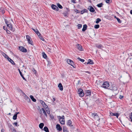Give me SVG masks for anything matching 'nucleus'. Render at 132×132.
Wrapping results in <instances>:
<instances>
[{
	"label": "nucleus",
	"instance_id": "obj_12",
	"mask_svg": "<svg viewBox=\"0 0 132 132\" xmlns=\"http://www.w3.org/2000/svg\"><path fill=\"white\" fill-rule=\"evenodd\" d=\"M85 94L86 96H90L91 95L90 91L89 90H86V93Z\"/></svg>",
	"mask_w": 132,
	"mask_h": 132
},
{
	"label": "nucleus",
	"instance_id": "obj_24",
	"mask_svg": "<svg viewBox=\"0 0 132 132\" xmlns=\"http://www.w3.org/2000/svg\"><path fill=\"white\" fill-rule=\"evenodd\" d=\"M72 122L70 120H68L67 122V125L68 126H71Z\"/></svg>",
	"mask_w": 132,
	"mask_h": 132
},
{
	"label": "nucleus",
	"instance_id": "obj_40",
	"mask_svg": "<svg viewBox=\"0 0 132 132\" xmlns=\"http://www.w3.org/2000/svg\"><path fill=\"white\" fill-rule=\"evenodd\" d=\"M26 98H27V101L28 102H29L30 101V99L28 97V96H26Z\"/></svg>",
	"mask_w": 132,
	"mask_h": 132
},
{
	"label": "nucleus",
	"instance_id": "obj_62",
	"mask_svg": "<svg viewBox=\"0 0 132 132\" xmlns=\"http://www.w3.org/2000/svg\"><path fill=\"white\" fill-rule=\"evenodd\" d=\"M130 13L132 15V10H131L130 11Z\"/></svg>",
	"mask_w": 132,
	"mask_h": 132
},
{
	"label": "nucleus",
	"instance_id": "obj_8",
	"mask_svg": "<svg viewBox=\"0 0 132 132\" xmlns=\"http://www.w3.org/2000/svg\"><path fill=\"white\" fill-rule=\"evenodd\" d=\"M51 7L53 9L56 10L57 11H59V9L58 7L55 5L52 4L51 5Z\"/></svg>",
	"mask_w": 132,
	"mask_h": 132
},
{
	"label": "nucleus",
	"instance_id": "obj_46",
	"mask_svg": "<svg viewBox=\"0 0 132 132\" xmlns=\"http://www.w3.org/2000/svg\"><path fill=\"white\" fill-rule=\"evenodd\" d=\"M105 2L107 3H109L110 2V0H105Z\"/></svg>",
	"mask_w": 132,
	"mask_h": 132
},
{
	"label": "nucleus",
	"instance_id": "obj_3",
	"mask_svg": "<svg viewBox=\"0 0 132 132\" xmlns=\"http://www.w3.org/2000/svg\"><path fill=\"white\" fill-rule=\"evenodd\" d=\"M26 39L27 40L28 43L29 44H30L31 45H32V41L31 40H30V39L31 38L28 35H26Z\"/></svg>",
	"mask_w": 132,
	"mask_h": 132
},
{
	"label": "nucleus",
	"instance_id": "obj_20",
	"mask_svg": "<svg viewBox=\"0 0 132 132\" xmlns=\"http://www.w3.org/2000/svg\"><path fill=\"white\" fill-rule=\"evenodd\" d=\"M18 70L19 71V72L20 73V75L21 76V77H22V78L24 80H26V79L24 77L23 75L22 74V73L21 72V71L20 69H18Z\"/></svg>",
	"mask_w": 132,
	"mask_h": 132
},
{
	"label": "nucleus",
	"instance_id": "obj_64",
	"mask_svg": "<svg viewBox=\"0 0 132 132\" xmlns=\"http://www.w3.org/2000/svg\"><path fill=\"white\" fill-rule=\"evenodd\" d=\"M63 132H68V131H67L66 130H65V129L64 130V131Z\"/></svg>",
	"mask_w": 132,
	"mask_h": 132
},
{
	"label": "nucleus",
	"instance_id": "obj_34",
	"mask_svg": "<svg viewBox=\"0 0 132 132\" xmlns=\"http://www.w3.org/2000/svg\"><path fill=\"white\" fill-rule=\"evenodd\" d=\"M100 26L98 24H96L94 26V28L96 29H98L99 28Z\"/></svg>",
	"mask_w": 132,
	"mask_h": 132
},
{
	"label": "nucleus",
	"instance_id": "obj_53",
	"mask_svg": "<svg viewBox=\"0 0 132 132\" xmlns=\"http://www.w3.org/2000/svg\"><path fill=\"white\" fill-rule=\"evenodd\" d=\"M118 113H114L113 114V116H116L118 114Z\"/></svg>",
	"mask_w": 132,
	"mask_h": 132
},
{
	"label": "nucleus",
	"instance_id": "obj_21",
	"mask_svg": "<svg viewBox=\"0 0 132 132\" xmlns=\"http://www.w3.org/2000/svg\"><path fill=\"white\" fill-rule=\"evenodd\" d=\"M7 26L9 27V29L10 30L12 29V26L11 24L10 23L7 24Z\"/></svg>",
	"mask_w": 132,
	"mask_h": 132
},
{
	"label": "nucleus",
	"instance_id": "obj_17",
	"mask_svg": "<svg viewBox=\"0 0 132 132\" xmlns=\"http://www.w3.org/2000/svg\"><path fill=\"white\" fill-rule=\"evenodd\" d=\"M1 54L6 59H7L9 58V56L4 53L2 52L1 53Z\"/></svg>",
	"mask_w": 132,
	"mask_h": 132
},
{
	"label": "nucleus",
	"instance_id": "obj_61",
	"mask_svg": "<svg viewBox=\"0 0 132 132\" xmlns=\"http://www.w3.org/2000/svg\"><path fill=\"white\" fill-rule=\"evenodd\" d=\"M4 130L3 129H2L1 130V132H4Z\"/></svg>",
	"mask_w": 132,
	"mask_h": 132
},
{
	"label": "nucleus",
	"instance_id": "obj_39",
	"mask_svg": "<svg viewBox=\"0 0 132 132\" xmlns=\"http://www.w3.org/2000/svg\"><path fill=\"white\" fill-rule=\"evenodd\" d=\"M116 19H117V21L119 23H121V21L118 18H116Z\"/></svg>",
	"mask_w": 132,
	"mask_h": 132
},
{
	"label": "nucleus",
	"instance_id": "obj_51",
	"mask_svg": "<svg viewBox=\"0 0 132 132\" xmlns=\"http://www.w3.org/2000/svg\"><path fill=\"white\" fill-rule=\"evenodd\" d=\"M113 113L111 112L110 113V115L111 116H113Z\"/></svg>",
	"mask_w": 132,
	"mask_h": 132
},
{
	"label": "nucleus",
	"instance_id": "obj_48",
	"mask_svg": "<svg viewBox=\"0 0 132 132\" xmlns=\"http://www.w3.org/2000/svg\"><path fill=\"white\" fill-rule=\"evenodd\" d=\"M6 32L8 34H10V31L9 30H6Z\"/></svg>",
	"mask_w": 132,
	"mask_h": 132
},
{
	"label": "nucleus",
	"instance_id": "obj_63",
	"mask_svg": "<svg viewBox=\"0 0 132 132\" xmlns=\"http://www.w3.org/2000/svg\"><path fill=\"white\" fill-rule=\"evenodd\" d=\"M19 112H17L16 114H16V115L17 116V115L18 114H19Z\"/></svg>",
	"mask_w": 132,
	"mask_h": 132
},
{
	"label": "nucleus",
	"instance_id": "obj_28",
	"mask_svg": "<svg viewBox=\"0 0 132 132\" xmlns=\"http://www.w3.org/2000/svg\"><path fill=\"white\" fill-rule=\"evenodd\" d=\"M101 21V20L100 18H98L96 19V21L95 22L97 24L99 22Z\"/></svg>",
	"mask_w": 132,
	"mask_h": 132
},
{
	"label": "nucleus",
	"instance_id": "obj_59",
	"mask_svg": "<svg viewBox=\"0 0 132 132\" xmlns=\"http://www.w3.org/2000/svg\"><path fill=\"white\" fill-rule=\"evenodd\" d=\"M86 72V73H89V74H90V72H89V71H86V72Z\"/></svg>",
	"mask_w": 132,
	"mask_h": 132
},
{
	"label": "nucleus",
	"instance_id": "obj_25",
	"mask_svg": "<svg viewBox=\"0 0 132 132\" xmlns=\"http://www.w3.org/2000/svg\"><path fill=\"white\" fill-rule=\"evenodd\" d=\"M44 130L46 132H49L48 129L47 127H45L44 128Z\"/></svg>",
	"mask_w": 132,
	"mask_h": 132
},
{
	"label": "nucleus",
	"instance_id": "obj_4",
	"mask_svg": "<svg viewBox=\"0 0 132 132\" xmlns=\"http://www.w3.org/2000/svg\"><path fill=\"white\" fill-rule=\"evenodd\" d=\"M110 89L113 91L117 90V89L116 86L114 85H112L111 87H110Z\"/></svg>",
	"mask_w": 132,
	"mask_h": 132
},
{
	"label": "nucleus",
	"instance_id": "obj_49",
	"mask_svg": "<svg viewBox=\"0 0 132 132\" xmlns=\"http://www.w3.org/2000/svg\"><path fill=\"white\" fill-rule=\"evenodd\" d=\"M84 13H87L88 12V10L86 9H84Z\"/></svg>",
	"mask_w": 132,
	"mask_h": 132
},
{
	"label": "nucleus",
	"instance_id": "obj_47",
	"mask_svg": "<svg viewBox=\"0 0 132 132\" xmlns=\"http://www.w3.org/2000/svg\"><path fill=\"white\" fill-rule=\"evenodd\" d=\"M5 22L6 23V24L7 25V24H9V23L8 22V21H7L6 19L5 20Z\"/></svg>",
	"mask_w": 132,
	"mask_h": 132
},
{
	"label": "nucleus",
	"instance_id": "obj_30",
	"mask_svg": "<svg viewBox=\"0 0 132 132\" xmlns=\"http://www.w3.org/2000/svg\"><path fill=\"white\" fill-rule=\"evenodd\" d=\"M103 5L102 3H100L97 5V6L99 7H102V5Z\"/></svg>",
	"mask_w": 132,
	"mask_h": 132
},
{
	"label": "nucleus",
	"instance_id": "obj_22",
	"mask_svg": "<svg viewBox=\"0 0 132 132\" xmlns=\"http://www.w3.org/2000/svg\"><path fill=\"white\" fill-rule=\"evenodd\" d=\"M87 64H93V62L92 60L90 59H89L88 60V62L87 63Z\"/></svg>",
	"mask_w": 132,
	"mask_h": 132
},
{
	"label": "nucleus",
	"instance_id": "obj_9",
	"mask_svg": "<svg viewBox=\"0 0 132 132\" xmlns=\"http://www.w3.org/2000/svg\"><path fill=\"white\" fill-rule=\"evenodd\" d=\"M67 62L69 64L73 67V62L71 60L69 59H67Z\"/></svg>",
	"mask_w": 132,
	"mask_h": 132
},
{
	"label": "nucleus",
	"instance_id": "obj_38",
	"mask_svg": "<svg viewBox=\"0 0 132 132\" xmlns=\"http://www.w3.org/2000/svg\"><path fill=\"white\" fill-rule=\"evenodd\" d=\"M92 116H94V117H98L97 115H96V113H92Z\"/></svg>",
	"mask_w": 132,
	"mask_h": 132
},
{
	"label": "nucleus",
	"instance_id": "obj_27",
	"mask_svg": "<svg viewBox=\"0 0 132 132\" xmlns=\"http://www.w3.org/2000/svg\"><path fill=\"white\" fill-rule=\"evenodd\" d=\"M30 98L34 102H35L36 101V100L34 98L33 96L32 95H30Z\"/></svg>",
	"mask_w": 132,
	"mask_h": 132
},
{
	"label": "nucleus",
	"instance_id": "obj_45",
	"mask_svg": "<svg viewBox=\"0 0 132 132\" xmlns=\"http://www.w3.org/2000/svg\"><path fill=\"white\" fill-rule=\"evenodd\" d=\"M58 119H59V120H61L63 118H62V117L60 116H58Z\"/></svg>",
	"mask_w": 132,
	"mask_h": 132
},
{
	"label": "nucleus",
	"instance_id": "obj_54",
	"mask_svg": "<svg viewBox=\"0 0 132 132\" xmlns=\"http://www.w3.org/2000/svg\"><path fill=\"white\" fill-rule=\"evenodd\" d=\"M123 97V96H122L120 95L119 97V98L120 99L122 98Z\"/></svg>",
	"mask_w": 132,
	"mask_h": 132
},
{
	"label": "nucleus",
	"instance_id": "obj_58",
	"mask_svg": "<svg viewBox=\"0 0 132 132\" xmlns=\"http://www.w3.org/2000/svg\"><path fill=\"white\" fill-rule=\"evenodd\" d=\"M51 117L52 119H53L54 118V116L53 115L51 116Z\"/></svg>",
	"mask_w": 132,
	"mask_h": 132
},
{
	"label": "nucleus",
	"instance_id": "obj_57",
	"mask_svg": "<svg viewBox=\"0 0 132 132\" xmlns=\"http://www.w3.org/2000/svg\"><path fill=\"white\" fill-rule=\"evenodd\" d=\"M2 13L3 14L5 13V11L4 10H2Z\"/></svg>",
	"mask_w": 132,
	"mask_h": 132
},
{
	"label": "nucleus",
	"instance_id": "obj_15",
	"mask_svg": "<svg viewBox=\"0 0 132 132\" xmlns=\"http://www.w3.org/2000/svg\"><path fill=\"white\" fill-rule=\"evenodd\" d=\"M61 123L62 125H64L65 124V121L64 119L63 118L61 120H59Z\"/></svg>",
	"mask_w": 132,
	"mask_h": 132
},
{
	"label": "nucleus",
	"instance_id": "obj_16",
	"mask_svg": "<svg viewBox=\"0 0 132 132\" xmlns=\"http://www.w3.org/2000/svg\"><path fill=\"white\" fill-rule=\"evenodd\" d=\"M7 59L9 62H10L13 65H15V63L9 57V58H8V59Z\"/></svg>",
	"mask_w": 132,
	"mask_h": 132
},
{
	"label": "nucleus",
	"instance_id": "obj_2",
	"mask_svg": "<svg viewBox=\"0 0 132 132\" xmlns=\"http://www.w3.org/2000/svg\"><path fill=\"white\" fill-rule=\"evenodd\" d=\"M109 86V82L105 81L103 83L102 87L105 89H108Z\"/></svg>",
	"mask_w": 132,
	"mask_h": 132
},
{
	"label": "nucleus",
	"instance_id": "obj_35",
	"mask_svg": "<svg viewBox=\"0 0 132 132\" xmlns=\"http://www.w3.org/2000/svg\"><path fill=\"white\" fill-rule=\"evenodd\" d=\"M77 59L79 61H80L81 62H83L84 61H85L84 60V59H80V58L79 57Z\"/></svg>",
	"mask_w": 132,
	"mask_h": 132
},
{
	"label": "nucleus",
	"instance_id": "obj_23",
	"mask_svg": "<svg viewBox=\"0 0 132 132\" xmlns=\"http://www.w3.org/2000/svg\"><path fill=\"white\" fill-rule=\"evenodd\" d=\"M96 47L100 49H101L103 47V46L101 44H96Z\"/></svg>",
	"mask_w": 132,
	"mask_h": 132
},
{
	"label": "nucleus",
	"instance_id": "obj_14",
	"mask_svg": "<svg viewBox=\"0 0 132 132\" xmlns=\"http://www.w3.org/2000/svg\"><path fill=\"white\" fill-rule=\"evenodd\" d=\"M32 29L38 36V35H40V33L39 31L37 29Z\"/></svg>",
	"mask_w": 132,
	"mask_h": 132
},
{
	"label": "nucleus",
	"instance_id": "obj_26",
	"mask_svg": "<svg viewBox=\"0 0 132 132\" xmlns=\"http://www.w3.org/2000/svg\"><path fill=\"white\" fill-rule=\"evenodd\" d=\"M44 126V124L43 123H41L39 125V127L40 129H42Z\"/></svg>",
	"mask_w": 132,
	"mask_h": 132
},
{
	"label": "nucleus",
	"instance_id": "obj_10",
	"mask_svg": "<svg viewBox=\"0 0 132 132\" xmlns=\"http://www.w3.org/2000/svg\"><path fill=\"white\" fill-rule=\"evenodd\" d=\"M88 9L91 12H94L95 11L94 9L92 6H89Z\"/></svg>",
	"mask_w": 132,
	"mask_h": 132
},
{
	"label": "nucleus",
	"instance_id": "obj_11",
	"mask_svg": "<svg viewBox=\"0 0 132 132\" xmlns=\"http://www.w3.org/2000/svg\"><path fill=\"white\" fill-rule=\"evenodd\" d=\"M56 127L57 129L59 131H61L62 130V128L59 124H57L56 125Z\"/></svg>",
	"mask_w": 132,
	"mask_h": 132
},
{
	"label": "nucleus",
	"instance_id": "obj_18",
	"mask_svg": "<svg viewBox=\"0 0 132 132\" xmlns=\"http://www.w3.org/2000/svg\"><path fill=\"white\" fill-rule=\"evenodd\" d=\"M87 26L86 24H84L83 26V27L82 29V31H85L87 29Z\"/></svg>",
	"mask_w": 132,
	"mask_h": 132
},
{
	"label": "nucleus",
	"instance_id": "obj_6",
	"mask_svg": "<svg viewBox=\"0 0 132 132\" xmlns=\"http://www.w3.org/2000/svg\"><path fill=\"white\" fill-rule=\"evenodd\" d=\"M76 46L77 49H78L80 51H82L83 50L82 47L79 44H77Z\"/></svg>",
	"mask_w": 132,
	"mask_h": 132
},
{
	"label": "nucleus",
	"instance_id": "obj_1",
	"mask_svg": "<svg viewBox=\"0 0 132 132\" xmlns=\"http://www.w3.org/2000/svg\"><path fill=\"white\" fill-rule=\"evenodd\" d=\"M77 93L79 94V96L81 97H83L84 95L83 90L81 88L78 89Z\"/></svg>",
	"mask_w": 132,
	"mask_h": 132
},
{
	"label": "nucleus",
	"instance_id": "obj_50",
	"mask_svg": "<svg viewBox=\"0 0 132 132\" xmlns=\"http://www.w3.org/2000/svg\"><path fill=\"white\" fill-rule=\"evenodd\" d=\"M13 125H15L16 126H17V122H14L13 123Z\"/></svg>",
	"mask_w": 132,
	"mask_h": 132
},
{
	"label": "nucleus",
	"instance_id": "obj_33",
	"mask_svg": "<svg viewBox=\"0 0 132 132\" xmlns=\"http://www.w3.org/2000/svg\"><path fill=\"white\" fill-rule=\"evenodd\" d=\"M42 54L43 55V56L44 58H46L47 57L46 55L44 53H43Z\"/></svg>",
	"mask_w": 132,
	"mask_h": 132
},
{
	"label": "nucleus",
	"instance_id": "obj_37",
	"mask_svg": "<svg viewBox=\"0 0 132 132\" xmlns=\"http://www.w3.org/2000/svg\"><path fill=\"white\" fill-rule=\"evenodd\" d=\"M78 29H80L82 27V25L80 24H79L77 25Z\"/></svg>",
	"mask_w": 132,
	"mask_h": 132
},
{
	"label": "nucleus",
	"instance_id": "obj_44",
	"mask_svg": "<svg viewBox=\"0 0 132 132\" xmlns=\"http://www.w3.org/2000/svg\"><path fill=\"white\" fill-rule=\"evenodd\" d=\"M71 2L72 3H76L75 0H71Z\"/></svg>",
	"mask_w": 132,
	"mask_h": 132
},
{
	"label": "nucleus",
	"instance_id": "obj_5",
	"mask_svg": "<svg viewBox=\"0 0 132 132\" xmlns=\"http://www.w3.org/2000/svg\"><path fill=\"white\" fill-rule=\"evenodd\" d=\"M19 48L20 50L22 52H27V49L23 46H20Z\"/></svg>",
	"mask_w": 132,
	"mask_h": 132
},
{
	"label": "nucleus",
	"instance_id": "obj_7",
	"mask_svg": "<svg viewBox=\"0 0 132 132\" xmlns=\"http://www.w3.org/2000/svg\"><path fill=\"white\" fill-rule=\"evenodd\" d=\"M40 102L43 105L44 108H47L48 106L45 104L44 101L42 100H40Z\"/></svg>",
	"mask_w": 132,
	"mask_h": 132
},
{
	"label": "nucleus",
	"instance_id": "obj_55",
	"mask_svg": "<svg viewBox=\"0 0 132 132\" xmlns=\"http://www.w3.org/2000/svg\"><path fill=\"white\" fill-rule=\"evenodd\" d=\"M119 116V114L118 113L117 115H116V117H117V118H118V117Z\"/></svg>",
	"mask_w": 132,
	"mask_h": 132
},
{
	"label": "nucleus",
	"instance_id": "obj_29",
	"mask_svg": "<svg viewBox=\"0 0 132 132\" xmlns=\"http://www.w3.org/2000/svg\"><path fill=\"white\" fill-rule=\"evenodd\" d=\"M57 5L58 7L60 9H62L63 8L62 6L59 3H58L57 4Z\"/></svg>",
	"mask_w": 132,
	"mask_h": 132
},
{
	"label": "nucleus",
	"instance_id": "obj_19",
	"mask_svg": "<svg viewBox=\"0 0 132 132\" xmlns=\"http://www.w3.org/2000/svg\"><path fill=\"white\" fill-rule=\"evenodd\" d=\"M41 110H42L45 116L46 117H47V115L46 113V112L45 111V110L43 108H42L41 109H40V111H41Z\"/></svg>",
	"mask_w": 132,
	"mask_h": 132
},
{
	"label": "nucleus",
	"instance_id": "obj_60",
	"mask_svg": "<svg viewBox=\"0 0 132 132\" xmlns=\"http://www.w3.org/2000/svg\"><path fill=\"white\" fill-rule=\"evenodd\" d=\"M55 100V98H53L52 101H54Z\"/></svg>",
	"mask_w": 132,
	"mask_h": 132
},
{
	"label": "nucleus",
	"instance_id": "obj_52",
	"mask_svg": "<svg viewBox=\"0 0 132 132\" xmlns=\"http://www.w3.org/2000/svg\"><path fill=\"white\" fill-rule=\"evenodd\" d=\"M80 12H81V14H83V13H84V10L81 11H80Z\"/></svg>",
	"mask_w": 132,
	"mask_h": 132
},
{
	"label": "nucleus",
	"instance_id": "obj_56",
	"mask_svg": "<svg viewBox=\"0 0 132 132\" xmlns=\"http://www.w3.org/2000/svg\"><path fill=\"white\" fill-rule=\"evenodd\" d=\"M64 130L65 129V130H67L66 128L65 127H64L63 128V131H64Z\"/></svg>",
	"mask_w": 132,
	"mask_h": 132
},
{
	"label": "nucleus",
	"instance_id": "obj_43",
	"mask_svg": "<svg viewBox=\"0 0 132 132\" xmlns=\"http://www.w3.org/2000/svg\"><path fill=\"white\" fill-rule=\"evenodd\" d=\"M46 112L47 113V114H50V112L49 110H46Z\"/></svg>",
	"mask_w": 132,
	"mask_h": 132
},
{
	"label": "nucleus",
	"instance_id": "obj_32",
	"mask_svg": "<svg viewBox=\"0 0 132 132\" xmlns=\"http://www.w3.org/2000/svg\"><path fill=\"white\" fill-rule=\"evenodd\" d=\"M17 116L15 114L14 115L13 117V119L14 120H15L16 119Z\"/></svg>",
	"mask_w": 132,
	"mask_h": 132
},
{
	"label": "nucleus",
	"instance_id": "obj_31",
	"mask_svg": "<svg viewBox=\"0 0 132 132\" xmlns=\"http://www.w3.org/2000/svg\"><path fill=\"white\" fill-rule=\"evenodd\" d=\"M38 36L39 37L40 39H41L43 41H44L45 40L42 37V36L40 34V35H38Z\"/></svg>",
	"mask_w": 132,
	"mask_h": 132
},
{
	"label": "nucleus",
	"instance_id": "obj_13",
	"mask_svg": "<svg viewBox=\"0 0 132 132\" xmlns=\"http://www.w3.org/2000/svg\"><path fill=\"white\" fill-rule=\"evenodd\" d=\"M58 87L59 88L60 90L62 91L63 90V87L61 83H60L59 84Z\"/></svg>",
	"mask_w": 132,
	"mask_h": 132
},
{
	"label": "nucleus",
	"instance_id": "obj_42",
	"mask_svg": "<svg viewBox=\"0 0 132 132\" xmlns=\"http://www.w3.org/2000/svg\"><path fill=\"white\" fill-rule=\"evenodd\" d=\"M12 132H18L17 131H16V130L15 129H14V128H13Z\"/></svg>",
	"mask_w": 132,
	"mask_h": 132
},
{
	"label": "nucleus",
	"instance_id": "obj_41",
	"mask_svg": "<svg viewBox=\"0 0 132 132\" xmlns=\"http://www.w3.org/2000/svg\"><path fill=\"white\" fill-rule=\"evenodd\" d=\"M75 12H76L77 13H80V11L76 9L75 10Z\"/></svg>",
	"mask_w": 132,
	"mask_h": 132
},
{
	"label": "nucleus",
	"instance_id": "obj_36",
	"mask_svg": "<svg viewBox=\"0 0 132 132\" xmlns=\"http://www.w3.org/2000/svg\"><path fill=\"white\" fill-rule=\"evenodd\" d=\"M129 120L132 122V113H131V115H130L129 117Z\"/></svg>",
	"mask_w": 132,
	"mask_h": 132
}]
</instances>
